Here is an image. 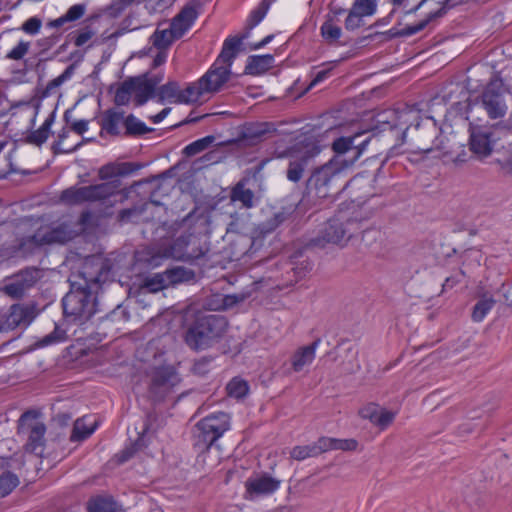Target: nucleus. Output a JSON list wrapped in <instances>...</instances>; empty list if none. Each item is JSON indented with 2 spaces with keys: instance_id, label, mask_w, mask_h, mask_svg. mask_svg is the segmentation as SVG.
I'll return each instance as SVG.
<instances>
[{
  "instance_id": "obj_41",
  "label": "nucleus",
  "mask_w": 512,
  "mask_h": 512,
  "mask_svg": "<svg viewBox=\"0 0 512 512\" xmlns=\"http://www.w3.org/2000/svg\"><path fill=\"white\" fill-rule=\"evenodd\" d=\"M133 82L130 77L124 80L118 87L115 93L114 102L118 106L128 105L130 102L131 94H133Z\"/></svg>"
},
{
  "instance_id": "obj_60",
  "label": "nucleus",
  "mask_w": 512,
  "mask_h": 512,
  "mask_svg": "<svg viewBox=\"0 0 512 512\" xmlns=\"http://www.w3.org/2000/svg\"><path fill=\"white\" fill-rule=\"evenodd\" d=\"M212 362V358L202 357L201 359L195 361L193 365L194 374L204 376L210 371V365Z\"/></svg>"
},
{
  "instance_id": "obj_32",
  "label": "nucleus",
  "mask_w": 512,
  "mask_h": 512,
  "mask_svg": "<svg viewBox=\"0 0 512 512\" xmlns=\"http://www.w3.org/2000/svg\"><path fill=\"white\" fill-rule=\"evenodd\" d=\"M167 285H175L182 282L194 280L195 273L191 269L185 267H174L165 271Z\"/></svg>"
},
{
  "instance_id": "obj_29",
  "label": "nucleus",
  "mask_w": 512,
  "mask_h": 512,
  "mask_svg": "<svg viewBox=\"0 0 512 512\" xmlns=\"http://www.w3.org/2000/svg\"><path fill=\"white\" fill-rule=\"evenodd\" d=\"M54 121L55 111L50 113V115L46 118L39 129L27 135L26 142L36 146H41L44 144L51 133V126L53 125Z\"/></svg>"
},
{
  "instance_id": "obj_27",
  "label": "nucleus",
  "mask_w": 512,
  "mask_h": 512,
  "mask_svg": "<svg viewBox=\"0 0 512 512\" xmlns=\"http://www.w3.org/2000/svg\"><path fill=\"white\" fill-rule=\"evenodd\" d=\"M124 120V112L109 109L102 117L101 129L110 135L118 136L120 135V125H124Z\"/></svg>"
},
{
  "instance_id": "obj_8",
  "label": "nucleus",
  "mask_w": 512,
  "mask_h": 512,
  "mask_svg": "<svg viewBox=\"0 0 512 512\" xmlns=\"http://www.w3.org/2000/svg\"><path fill=\"white\" fill-rule=\"evenodd\" d=\"M46 426L40 420V413L34 410L24 412L19 420L17 434L26 438L25 450L41 455L45 447Z\"/></svg>"
},
{
  "instance_id": "obj_20",
  "label": "nucleus",
  "mask_w": 512,
  "mask_h": 512,
  "mask_svg": "<svg viewBox=\"0 0 512 512\" xmlns=\"http://www.w3.org/2000/svg\"><path fill=\"white\" fill-rule=\"evenodd\" d=\"M230 75L231 70L228 67L213 64L200 79L207 93H216L229 80Z\"/></svg>"
},
{
  "instance_id": "obj_1",
  "label": "nucleus",
  "mask_w": 512,
  "mask_h": 512,
  "mask_svg": "<svg viewBox=\"0 0 512 512\" xmlns=\"http://www.w3.org/2000/svg\"><path fill=\"white\" fill-rule=\"evenodd\" d=\"M74 236L73 224L69 220L41 224L17 238L14 253L19 257L28 258L43 253L48 246L66 243Z\"/></svg>"
},
{
  "instance_id": "obj_5",
  "label": "nucleus",
  "mask_w": 512,
  "mask_h": 512,
  "mask_svg": "<svg viewBox=\"0 0 512 512\" xmlns=\"http://www.w3.org/2000/svg\"><path fill=\"white\" fill-rule=\"evenodd\" d=\"M121 191L120 179L103 182L96 185L83 187H70L61 193V201L69 204H81L84 202H103L105 203L111 197Z\"/></svg>"
},
{
  "instance_id": "obj_21",
  "label": "nucleus",
  "mask_w": 512,
  "mask_h": 512,
  "mask_svg": "<svg viewBox=\"0 0 512 512\" xmlns=\"http://www.w3.org/2000/svg\"><path fill=\"white\" fill-rule=\"evenodd\" d=\"M452 0H446L438 9L429 11L426 17L415 25H407L403 29L392 28L391 34L396 37L411 36L422 31L430 22L442 17L446 13V5Z\"/></svg>"
},
{
  "instance_id": "obj_12",
  "label": "nucleus",
  "mask_w": 512,
  "mask_h": 512,
  "mask_svg": "<svg viewBox=\"0 0 512 512\" xmlns=\"http://www.w3.org/2000/svg\"><path fill=\"white\" fill-rule=\"evenodd\" d=\"M351 237L346 225L338 218L328 220L319 234L309 242L311 246L324 248L327 244L343 245Z\"/></svg>"
},
{
  "instance_id": "obj_57",
  "label": "nucleus",
  "mask_w": 512,
  "mask_h": 512,
  "mask_svg": "<svg viewBox=\"0 0 512 512\" xmlns=\"http://www.w3.org/2000/svg\"><path fill=\"white\" fill-rule=\"evenodd\" d=\"M364 25V18L350 9L346 19L345 28L348 31H354Z\"/></svg>"
},
{
  "instance_id": "obj_58",
  "label": "nucleus",
  "mask_w": 512,
  "mask_h": 512,
  "mask_svg": "<svg viewBox=\"0 0 512 512\" xmlns=\"http://www.w3.org/2000/svg\"><path fill=\"white\" fill-rule=\"evenodd\" d=\"M284 220L285 214L283 212L275 213L273 217L261 224V231L266 233L271 232L275 230Z\"/></svg>"
},
{
  "instance_id": "obj_22",
  "label": "nucleus",
  "mask_w": 512,
  "mask_h": 512,
  "mask_svg": "<svg viewBox=\"0 0 512 512\" xmlns=\"http://www.w3.org/2000/svg\"><path fill=\"white\" fill-rule=\"evenodd\" d=\"M248 182L249 179H241L232 187L229 195L231 202H240L245 209H251L256 204L254 192L247 187Z\"/></svg>"
},
{
  "instance_id": "obj_46",
  "label": "nucleus",
  "mask_w": 512,
  "mask_h": 512,
  "mask_svg": "<svg viewBox=\"0 0 512 512\" xmlns=\"http://www.w3.org/2000/svg\"><path fill=\"white\" fill-rule=\"evenodd\" d=\"M229 396L234 398H243L249 391L248 383L244 380L233 378L226 387Z\"/></svg>"
},
{
  "instance_id": "obj_18",
  "label": "nucleus",
  "mask_w": 512,
  "mask_h": 512,
  "mask_svg": "<svg viewBox=\"0 0 512 512\" xmlns=\"http://www.w3.org/2000/svg\"><path fill=\"white\" fill-rule=\"evenodd\" d=\"M280 486V481L267 475H261L255 478H249L245 483V498L253 500L255 498L274 493Z\"/></svg>"
},
{
  "instance_id": "obj_26",
  "label": "nucleus",
  "mask_w": 512,
  "mask_h": 512,
  "mask_svg": "<svg viewBox=\"0 0 512 512\" xmlns=\"http://www.w3.org/2000/svg\"><path fill=\"white\" fill-rule=\"evenodd\" d=\"M241 40V38L236 37L227 38L224 41L221 53L213 64L228 67L231 70V65L237 55V50L241 44Z\"/></svg>"
},
{
  "instance_id": "obj_25",
  "label": "nucleus",
  "mask_w": 512,
  "mask_h": 512,
  "mask_svg": "<svg viewBox=\"0 0 512 512\" xmlns=\"http://www.w3.org/2000/svg\"><path fill=\"white\" fill-rule=\"evenodd\" d=\"M269 123H256L245 128L242 133V141L245 145H256L272 133Z\"/></svg>"
},
{
  "instance_id": "obj_14",
  "label": "nucleus",
  "mask_w": 512,
  "mask_h": 512,
  "mask_svg": "<svg viewBox=\"0 0 512 512\" xmlns=\"http://www.w3.org/2000/svg\"><path fill=\"white\" fill-rule=\"evenodd\" d=\"M163 73L146 72L139 76L130 77L133 82L134 102L137 106L144 105L157 95L158 85L163 80Z\"/></svg>"
},
{
  "instance_id": "obj_64",
  "label": "nucleus",
  "mask_w": 512,
  "mask_h": 512,
  "mask_svg": "<svg viewBox=\"0 0 512 512\" xmlns=\"http://www.w3.org/2000/svg\"><path fill=\"white\" fill-rule=\"evenodd\" d=\"M360 369V365L356 360L355 355L351 357L348 361L342 362V372L345 374H353Z\"/></svg>"
},
{
  "instance_id": "obj_36",
  "label": "nucleus",
  "mask_w": 512,
  "mask_h": 512,
  "mask_svg": "<svg viewBox=\"0 0 512 512\" xmlns=\"http://www.w3.org/2000/svg\"><path fill=\"white\" fill-rule=\"evenodd\" d=\"M132 172L130 163H122L117 165H105L99 170L101 179H109L110 181L118 179L117 176L127 175Z\"/></svg>"
},
{
  "instance_id": "obj_52",
  "label": "nucleus",
  "mask_w": 512,
  "mask_h": 512,
  "mask_svg": "<svg viewBox=\"0 0 512 512\" xmlns=\"http://www.w3.org/2000/svg\"><path fill=\"white\" fill-rule=\"evenodd\" d=\"M66 339V332L55 326L54 330L48 335L44 336L40 341L41 346H47L53 343L61 342Z\"/></svg>"
},
{
  "instance_id": "obj_9",
  "label": "nucleus",
  "mask_w": 512,
  "mask_h": 512,
  "mask_svg": "<svg viewBox=\"0 0 512 512\" xmlns=\"http://www.w3.org/2000/svg\"><path fill=\"white\" fill-rule=\"evenodd\" d=\"M229 429V414L225 412L212 413L196 424L195 446L200 450H207Z\"/></svg>"
},
{
  "instance_id": "obj_35",
  "label": "nucleus",
  "mask_w": 512,
  "mask_h": 512,
  "mask_svg": "<svg viewBox=\"0 0 512 512\" xmlns=\"http://www.w3.org/2000/svg\"><path fill=\"white\" fill-rule=\"evenodd\" d=\"M126 136H141L152 131L145 123L136 118L133 114L128 115L124 120Z\"/></svg>"
},
{
  "instance_id": "obj_54",
  "label": "nucleus",
  "mask_w": 512,
  "mask_h": 512,
  "mask_svg": "<svg viewBox=\"0 0 512 512\" xmlns=\"http://www.w3.org/2000/svg\"><path fill=\"white\" fill-rule=\"evenodd\" d=\"M291 458L301 461L308 457H315L312 444L305 446H295L290 452Z\"/></svg>"
},
{
  "instance_id": "obj_6",
  "label": "nucleus",
  "mask_w": 512,
  "mask_h": 512,
  "mask_svg": "<svg viewBox=\"0 0 512 512\" xmlns=\"http://www.w3.org/2000/svg\"><path fill=\"white\" fill-rule=\"evenodd\" d=\"M366 134V132H360L353 136L337 138L333 142L332 148L335 156L329 162L335 168H339L341 174L345 169L351 167L366 150L372 137L368 136L362 141H358L359 138Z\"/></svg>"
},
{
  "instance_id": "obj_39",
  "label": "nucleus",
  "mask_w": 512,
  "mask_h": 512,
  "mask_svg": "<svg viewBox=\"0 0 512 512\" xmlns=\"http://www.w3.org/2000/svg\"><path fill=\"white\" fill-rule=\"evenodd\" d=\"M214 141H215V137L212 135H208L206 137L198 139V140L190 143L189 145H187L183 149V154L186 157L195 156V155L203 152L204 150L208 149Z\"/></svg>"
},
{
  "instance_id": "obj_47",
  "label": "nucleus",
  "mask_w": 512,
  "mask_h": 512,
  "mask_svg": "<svg viewBox=\"0 0 512 512\" xmlns=\"http://www.w3.org/2000/svg\"><path fill=\"white\" fill-rule=\"evenodd\" d=\"M94 432V427L88 428L84 418L77 419L70 436L71 441H81L89 437Z\"/></svg>"
},
{
  "instance_id": "obj_44",
  "label": "nucleus",
  "mask_w": 512,
  "mask_h": 512,
  "mask_svg": "<svg viewBox=\"0 0 512 512\" xmlns=\"http://www.w3.org/2000/svg\"><path fill=\"white\" fill-rule=\"evenodd\" d=\"M320 30L321 36L329 44L335 43L342 35L341 28L334 24L332 20L325 21Z\"/></svg>"
},
{
  "instance_id": "obj_38",
  "label": "nucleus",
  "mask_w": 512,
  "mask_h": 512,
  "mask_svg": "<svg viewBox=\"0 0 512 512\" xmlns=\"http://www.w3.org/2000/svg\"><path fill=\"white\" fill-rule=\"evenodd\" d=\"M391 117V130L401 128L408 124L413 118H418V114L412 110H388Z\"/></svg>"
},
{
  "instance_id": "obj_45",
  "label": "nucleus",
  "mask_w": 512,
  "mask_h": 512,
  "mask_svg": "<svg viewBox=\"0 0 512 512\" xmlns=\"http://www.w3.org/2000/svg\"><path fill=\"white\" fill-rule=\"evenodd\" d=\"M377 9V0H355L351 10L363 18L372 16Z\"/></svg>"
},
{
  "instance_id": "obj_53",
  "label": "nucleus",
  "mask_w": 512,
  "mask_h": 512,
  "mask_svg": "<svg viewBox=\"0 0 512 512\" xmlns=\"http://www.w3.org/2000/svg\"><path fill=\"white\" fill-rule=\"evenodd\" d=\"M130 318L129 312L122 305H117L109 314L106 319L116 323L127 322Z\"/></svg>"
},
{
  "instance_id": "obj_43",
  "label": "nucleus",
  "mask_w": 512,
  "mask_h": 512,
  "mask_svg": "<svg viewBox=\"0 0 512 512\" xmlns=\"http://www.w3.org/2000/svg\"><path fill=\"white\" fill-rule=\"evenodd\" d=\"M88 512H115V502L111 498L96 497L89 501Z\"/></svg>"
},
{
  "instance_id": "obj_28",
  "label": "nucleus",
  "mask_w": 512,
  "mask_h": 512,
  "mask_svg": "<svg viewBox=\"0 0 512 512\" xmlns=\"http://www.w3.org/2000/svg\"><path fill=\"white\" fill-rule=\"evenodd\" d=\"M274 61L272 55H252L248 57L245 74L260 75L270 69Z\"/></svg>"
},
{
  "instance_id": "obj_2",
  "label": "nucleus",
  "mask_w": 512,
  "mask_h": 512,
  "mask_svg": "<svg viewBox=\"0 0 512 512\" xmlns=\"http://www.w3.org/2000/svg\"><path fill=\"white\" fill-rule=\"evenodd\" d=\"M90 267L86 265L82 275L85 285L71 290L62 299L63 313L65 318L73 323L83 324L98 311V298L94 288L98 286L100 276L103 275V264L97 270V276H92Z\"/></svg>"
},
{
  "instance_id": "obj_37",
  "label": "nucleus",
  "mask_w": 512,
  "mask_h": 512,
  "mask_svg": "<svg viewBox=\"0 0 512 512\" xmlns=\"http://www.w3.org/2000/svg\"><path fill=\"white\" fill-rule=\"evenodd\" d=\"M181 90L177 82L170 81L157 89V96L160 102L168 100L170 102L178 103Z\"/></svg>"
},
{
  "instance_id": "obj_51",
  "label": "nucleus",
  "mask_w": 512,
  "mask_h": 512,
  "mask_svg": "<svg viewBox=\"0 0 512 512\" xmlns=\"http://www.w3.org/2000/svg\"><path fill=\"white\" fill-rule=\"evenodd\" d=\"M144 286L151 292H157L167 285L165 273L163 275H154L153 277L146 278Z\"/></svg>"
},
{
  "instance_id": "obj_40",
  "label": "nucleus",
  "mask_w": 512,
  "mask_h": 512,
  "mask_svg": "<svg viewBox=\"0 0 512 512\" xmlns=\"http://www.w3.org/2000/svg\"><path fill=\"white\" fill-rule=\"evenodd\" d=\"M253 286H256L253 284ZM255 287H252L250 289H247L245 291L235 293V294H228L223 296L221 304L217 308L221 309H230L240 303H243L246 299H248Z\"/></svg>"
},
{
  "instance_id": "obj_42",
  "label": "nucleus",
  "mask_w": 512,
  "mask_h": 512,
  "mask_svg": "<svg viewBox=\"0 0 512 512\" xmlns=\"http://www.w3.org/2000/svg\"><path fill=\"white\" fill-rule=\"evenodd\" d=\"M19 485V479L14 473L7 471L0 475V498L10 494Z\"/></svg>"
},
{
  "instance_id": "obj_34",
  "label": "nucleus",
  "mask_w": 512,
  "mask_h": 512,
  "mask_svg": "<svg viewBox=\"0 0 512 512\" xmlns=\"http://www.w3.org/2000/svg\"><path fill=\"white\" fill-rule=\"evenodd\" d=\"M496 301L491 295H483L473 307L472 319L481 322L488 312L494 307Z\"/></svg>"
},
{
  "instance_id": "obj_19",
  "label": "nucleus",
  "mask_w": 512,
  "mask_h": 512,
  "mask_svg": "<svg viewBox=\"0 0 512 512\" xmlns=\"http://www.w3.org/2000/svg\"><path fill=\"white\" fill-rule=\"evenodd\" d=\"M359 415L363 419L369 420L372 424L381 430L386 429L395 418V413L380 407L375 403H369L359 410Z\"/></svg>"
},
{
  "instance_id": "obj_62",
  "label": "nucleus",
  "mask_w": 512,
  "mask_h": 512,
  "mask_svg": "<svg viewBox=\"0 0 512 512\" xmlns=\"http://www.w3.org/2000/svg\"><path fill=\"white\" fill-rule=\"evenodd\" d=\"M334 450L354 451L358 447V442L355 439H336L334 438Z\"/></svg>"
},
{
  "instance_id": "obj_48",
  "label": "nucleus",
  "mask_w": 512,
  "mask_h": 512,
  "mask_svg": "<svg viewBox=\"0 0 512 512\" xmlns=\"http://www.w3.org/2000/svg\"><path fill=\"white\" fill-rule=\"evenodd\" d=\"M69 135V131L65 128L61 130V132L58 134V140L55 141L52 145V150L54 154H65V153H72L78 149L80 146V143H77L72 146H66L63 144V141L65 138H67Z\"/></svg>"
},
{
  "instance_id": "obj_15",
  "label": "nucleus",
  "mask_w": 512,
  "mask_h": 512,
  "mask_svg": "<svg viewBox=\"0 0 512 512\" xmlns=\"http://www.w3.org/2000/svg\"><path fill=\"white\" fill-rule=\"evenodd\" d=\"M180 381L181 378L174 367L155 368L151 373L149 391L155 399L160 400Z\"/></svg>"
},
{
  "instance_id": "obj_13",
  "label": "nucleus",
  "mask_w": 512,
  "mask_h": 512,
  "mask_svg": "<svg viewBox=\"0 0 512 512\" xmlns=\"http://www.w3.org/2000/svg\"><path fill=\"white\" fill-rule=\"evenodd\" d=\"M42 276L41 269L37 267H27L14 274L10 278V281L3 287V291L12 298H22L26 291L32 288Z\"/></svg>"
},
{
  "instance_id": "obj_56",
  "label": "nucleus",
  "mask_w": 512,
  "mask_h": 512,
  "mask_svg": "<svg viewBox=\"0 0 512 512\" xmlns=\"http://www.w3.org/2000/svg\"><path fill=\"white\" fill-rule=\"evenodd\" d=\"M95 31L90 28L89 26H86L80 30L77 31V34L74 37V44L77 47L84 46L89 40H91L95 36Z\"/></svg>"
},
{
  "instance_id": "obj_49",
  "label": "nucleus",
  "mask_w": 512,
  "mask_h": 512,
  "mask_svg": "<svg viewBox=\"0 0 512 512\" xmlns=\"http://www.w3.org/2000/svg\"><path fill=\"white\" fill-rule=\"evenodd\" d=\"M273 0H263L261 3V6L254 10L249 19H248V27L249 29L254 28L256 25H258L262 19L265 17L267 10Z\"/></svg>"
},
{
  "instance_id": "obj_17",
  "label": "nucleus",
  "mask_w": 512,
  "mask_h": 512,
  "mask_svg": "<svg viewBox=\"0 0 512 512\" xmlns=\"http://www.w3.org/2000/svg\"><path fill=\"white\" fill-rule=\"evenodd\" d=\"M37 316L34 304H13L5 316V330H14L17 327H27Z\"/></svg>"
},
{
  "instance_id": "obj_30",
  "label": "nucleus",
  "mask_w": 512,
  "mask_h": 512,
  "mask_svg": "<svg viewBox=\"0 0 512 512\" xmlns=\"http://www.w3.org/2000/svg\"><path fill=\"white\" fill-rule=\"evenodd\" d=\"M86 7L84 4H75L71 6L67 12L57 19L47 22L46 26L51 29H57L64 26L68 22L80 19L85 14Z\"/></svg>"
},
{
  "instance_id": "obj_3",
  "label": "nucleus",
  "mask_w": 512,
  "mask_h": 512,
  "mask_svg": "<svg viewBox=\"0 0 512 512\" xmlns=\"http://www.w3.org/2000/svg\"><path fill=\"white\" fill-rule=\"evenodd\" d=\"M227 328L228 321L224 316L198 313L186 329L184 341L194 351L206 350L223 338Z\"/></svg>"
},
{
  "instance_id": "obj_33",
  "label": "nucleus",
  "mask_w": 512,
  "mask_h": 512,
  "mask_svg": "<svg viewBox=\"0 0 512 512\" xmlns=\"http://www.w3.org/2000/svg\"><path fill=\"white\" fill-rule=\"evenodd\" d=\"M179 38L180 37H176L173 28L170 26L169 29H156V31L151 35L150 41L157 49L165 50L172 44L175 39Z\"/></svg>"
},
{
  "instance_id": "obj_61",
  "label": "nucleus",
  "mask_w": 512,
  "mask_h": 512,
  "mask_svg": "<svg viewBox=\"0 0 512 512\" xmlns=\"http://www.w3.org/2000/svg\"><path fill=\"white\" fill-rule=\"evenodd\" d=\"M60 36V34L54 33L50 36L37 40L36 44L40 48L41 52H46L55 46V44L59 41Z\"/></svg>"
},
{
  "instance_id": "obj_4",
  "label": "nucleus",
  "mask_w": 512,
  "mask_h": 512,
  "mask_svg": "<svg viewBox=\"0 0 512 512\" xmlns=\"http://www.w3.org/2000/svg\"><path fill=\"white\" fill-rule=\"evenodd\" d=\"M510 139L512 131L504 126H477L471 130L470 150L478 157H487L494 150L504 148Z\"/></svg>"
},
{
  "instance_id": "obj_50",
  "label": "nucleus",
  "mask_w": 512,
  "mask_h": 512,
  "mask_svg": "<svg viewBox=\"0 0 512 512\" xmlns=\"http://www.w3.org/2000/svg\"><path fill=\"white\" fill-rule=\"evenodd\" d=\"M30 49V42L20 41L12 50H10L6 58L10 60H22Z\"/></svg>"
},
{
  "instance_id": "obj_11",
  "label": "nucleus",
  "mask_w": 512,
  "mask_h": 512,
  "mask_svg": "<svg viewBox=\"0 0 512 512\" xmlns=\"http://www.w3.org/2000/svg\"><path fill=\"white\" fill-rule=\"evenodd\" d=\"M508 90L500 79H492L479 97V104L490 119L503 118L507 113Z\"/></svg>"
},
{
  "instance_id": "obj_55",
  "label": "nucleus",
  "mask_w": 512,
  "mask_h": 512,
  "mask_svg": "<svg viewBox=\"0 0 512 512\" xmlns=\"http://www.w3.org/2000/svg\"><path fill=\"white\" fill-rule=\"evenodd\" d=\"M334 438L321 437L312 444L315 456H318L326 451L334 450Z\"/></svg>"
},
{
  "instance_id": "obj_10",
  "label": "nucleus",
  "mask_w": 512,
  "mask_h": 512,
  "mask_svg": "<svg viewBox=\"0 0 512 512\" xmlns=\"http://www.w3.org/2000/svg\"><path fill=\"white\" fill-rule=\"evenodd\" d=\"M341 178L339 168L330 162L315 169L307 181V190L310 195L319 199H326L337 192L338 182Z\"/></svg>"
},
{
  "instance_id": "obj_63",
  "label": "nucleus",
  "mask_w": 512,
  "mask_h": 512,
  "mask_svg": "<svg viewBox=\"0 0 512 512\" xmlns=\"http://www.w3.org/2000/svg\"><path fill=\"white\" fill-rule=\"evenodd\" d=\"M143 212V209L133 207L128 209H123L119 212L118 218L120 222H129L134 218L139 217Z\"/></svg>"
},
{
  "instance_id": "obj_16",
  "label": "nucleus",
  "mask_w": 512,
  "mask_h": 512,
  "mask_svg": "<svg viewBox=\"0 0 512 512\" xmlns=\"http://www.w3.org/2000/svg\"><path fill=\"white\" fill-rule=\"evenodd\" d=\"M319 151V148L314 145L311 147H296L289 151V164L286 173L288 180L295 183L300 181L309 160L317 155Z\"/></svg>"
},
{
  "instance_id": "obj_23",
  "label": "nucleus",
  "mask_w": 512,
  "mask_h": 512,
  "mask_svg": "<svg viewBox=\"0 0 512 512\" xmlns=\"http://www.w3.org/2000/svg\"><path fill=\"white\" fill-rule=\"evenodd\" d=\"M320 343V339H316L310 345L299 348L295 351L291 358L292 369L300 372L305 366L311 364L315 358V351Z\"/></svg>"
},
{
  "instance_id": "obj_24",
  "label": "nucleus",
  "mask_w": 512,
  "mask_h": 512,
  "mask_svg": "<svg viewBox=\"0 0 512 512\" xmlns=\"http://www.w3.org/2000/svg\"><path fill=\"white\" fill-rule=\"evenodd\" d=\"M197 18V12L193 6H185L180 13L172 20L171 27L173 28L176 37H182L184 33L192 26Z\"/></svg>"
},
{
  "instance_id": "obj_31",
  "label": "nucleus",
  "mask_w": 512,
  "mask_h": 512,
  "mask_svg": "<svg viewBox=\"0 0 512 512\" xmlns=\"http://www.w3.org/2000/svg\"><path fill=\"white\" fill-rule=\"evenodd\" d=\"M207 91L202 85L201 79L196 82L190 83L184 90H181L180 98L178 103L191 104L200 100V98L206 94Z\"/></svg>"
},
{
  "instance_id": "obj_7",
  "label": "nucleus",
  "mask_w": 512,
  "mask_h": 512,
  "mask_svg": "<svg viewBox=\"0 0 512 512\" xmlns=\"http://www.w3.org/2000/svg\"><path fill=\"white\" fill-rule=\"evenodd\" d=\"M207 249H203L200 239L193 234H184L177 237L168 246L162 245L152 257L156 263L157 258H172L181 261H193L205 255Z\"/></svg>"
},
{
  "instance_id": "obj_59",
  "label": "nucleus",
  "mask_w": 512,
  "mask_h": 512,
  "mask_svg": "<svg viewBox=\"0 0 512 512\" xmlns=\"http://www.w3.org/2000/svg\"><path fill=\"white\" fill-rule=\"evenodd\" d=\"M41 26H42V21L40 18L31 17L23 23L22 30L27 34L35 35L39 32Z\"/></svg>"
}]
</instances>
